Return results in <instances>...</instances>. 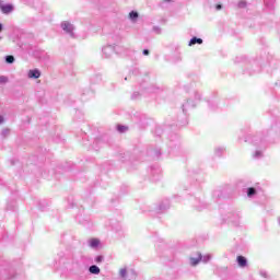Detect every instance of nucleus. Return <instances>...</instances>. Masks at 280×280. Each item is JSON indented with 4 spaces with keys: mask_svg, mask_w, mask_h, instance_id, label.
Returning <instances> with one entry per match:
<instances>
[{
    "mask_svg": "<svg viewBox=\"0 0 280 280\" xmlns=\"http://www.w3.org/2000/svg\"><path fill=\"white\" fill-rule=\"evenodd\" d=\"M153 154H154L155 159H159L161 156V149H155L153 151Z\"/></svg>",
    "mask_w": 280,
    "mask_h": 280,
    "instance_id": "nucleus-32",
    "label": "nucleus"
},
{
    "mask_svg": "<svg viewBox=\"0 0 280 280\" xmlns=\"http://www.w3.org/2000/svg\"><path fill=\"white\" fill-rule=\"evenodd\" d=\"M225 150H226V149H224L223 147L217 148V149L214 150L215 156H219V158L222 156V155L224 154Z\"/></svg>",
    "mask_w": 280,
    "mask_h": 280,
    "instance_id": "nucleus-22",
    "label": "nucleus"
},
{
    "mask_svg": "<svg viewBox=\"0 0 280 280\" xmlns=\"http://www.w3.org/2000/svg\"><path fill=\"white\" fill-rule=\"evenodd\" d=\"M9 279H16V276L15 275L10 276Z\"/></svg>",
    "mask_w": 280,
    "mask_h": 280,
    "instance_id": "nucleus-46",
    "label": "nucleus"
},
{
    "mask_svg": "<svg viewBox=\"0 0 280 280\" xmlns=\"http://www.w3.org/2000/svg\"><path fill=\"white\" fill-rule=\"evenodd\" d=\"M189 261H190V266H198L200 261H202V254L198 253L197 257H190Z\"/></svg>",
    "mask_w": 280,
    "mask_h": 280,
    "instance_id": "nucleus-13",
    "label": "nucleus"
},
{
    "mask_svg": "<svg viewBox=\"0 0 280 280\" xmlns=\"http://www.w3.org/2000/svg\"><path fill=\"white\" fill-rule=\"evenodd\" d=\"M175 139H178V136L176 133H174L173 136H171V141H174Z\"/></svg>",
    "mask_w": 280,
    "mask_h": 280,
    "instance_id": "nucleus-40",
    "label": "nucleus"
},
{
    "mask_svg": "<svg viewBox=\"0 0 280 280\" xmlns=\"http://www.w3.org/2000/svg\"><path fill=\"white\" fill-rule=\"evenodd\" d=\"M264 139H261V135H247L245 137V143H253L254 145H261Z\"/></svg>",
    "mask_w": 280,
    "mask_h": 280,
    "instance_id": "nucleus-3",
    "label": "nucleus"
},
{
    "mask_svg": "<svg viewBox=\"0 0 280 280\" xmlns=\"http://www.w3.org/2000/svg\"><path fill=\"white\" fill-rule=\"evenodd\" d=\"M166 3H172V0H164Z\"/></svg>",
    "mask_w": 280,
    "mask_h": 280,
    "instance_id": "nucleus-47",
    "label": "nucleus"
},
{
    "mask_svg": "<svg viewBox=\"0 0 280 280\" xmlns=\"http://www.w3.org/2000/svg\"><path fill=\"white\" fill-rule=\"evenodd\" d=\"M116 130L122 135L124 132H127L128 126L117 125Z\"/></svg>",
    "mask_w": 280,
    "mask_h": 280,
    "instance_id": "nucleus-24",
    "label": "nucleus"
},
{
    "mask_svg": "<svg viewBox=\"0 0 280 280\" xmlns=\"http://www.w3.org/2000/svg\"><path fill=\"white\" fill-rule=\"evenodd\" d=\"M246 194H247V197H248V198H253V196H256V195H257V188H255V187H249V188H247Z\"/></svg>",
    "mask_w": 280,
    "mask_h": 280,
    "instance_id": "nucleus-19",
    "label": "nucleus"
},
{
    "mask_svg": "<svg viewBox=\"0 0 280 280\" xmlns=\"http://www.w3.org/2000/svg\"><path fill=\"white\" fill-rule=\"evenodd\" d=\"M129 19H130V21H132V23H135L137 21V19H139V12H137V11L129 12Z\"/></svg>",
    "mask_w": 280,
    "mask_h": 280,
    "instance_id": "nucleus-21",
    "label": "nucleus"
},
{
    "mask_svg": "<svg viewBox=\"0 0 280 280\" xmlns=\"http://www.w3.org/2000/svg\"><path fill=\"white\" fill-rule=\"evenodd\" d=\"M140 86L147 91V93H161V91H163V89H161V86L159 85H154V84H151L149 86H145L144 83H141Z\"/></svg>",
    "mask_w": 280,
    "mask_h": 280,
    "instance_id": "nucleus-4",
    "label": "nucleus"
},
{
    "mask_svg": "<svg viewBox=\"0 0 280 280\" xmlns=\"http://www.w3.org/2000/svg\"><path fill=\"white\" fill-rule=\"evenodd\" d=\"M40 75H43V73L40 72V70L38 68L31 69L27 72V78L30 80H38V78H40Z\"/></svg>",
    "mask_w": 280,
    "mask_h": 280,
    "instance_id": "nucleus-7",
    "label": "nucleus"
},
{
    "mask_svg": "<svg viewBox=\"0 0 280 280\" xmlns=\"http://www.w3.org/2000/svg\"><path fill=\"white\" fill-rule=\"evenodd\" d=\"M127 273L128 275H132L133 277H137V273H135V270H132V269L129 272H128L127 269H120V277H121V279H125V280L132 279V278H129Z\"/></svg>",
    "mask_w": 280,
    "mask_h": 280,
    "instance_id": "nucleus-11",
    "label": "nucleus"
},
{
    "mask_svg": "<svg viewBox=\"0 0 280 280\" xmlns=\"http://www.w3.org/2000/svg\"><path fill=\"white\" fill-rule=\"evenodd\" d=\"M89 272L90 275H100V272H102V269H100L97 265H91L89 267Z\"/></svg>",
    "mask_w": 280,
    "mask_h": 280,
    "instance_id": "nucleus-17",
    "label": "nucleus"
},
{
    "mask_svg": "<svg viewBox=\"0 0 280 280\" xmlns=\"http://www.w3.org/2000/svg\"><path fill=\"white\" fill-rule=\"evenodd\" d=\"M0 10L2 14H12L14 12V5L11 3L3 4V1L0 0Z\"/></svg>",
    "mask_w": 280,
    "mask_h": 280,
    "instance_id": "nucleus-5",
    "label": "nucleus"
},
{
    "mask_svg": "<svg viewBox=\"0 0 280 280\" xmlns=\"http://www.w3.org/2000/svg\"><path fill=\"white\" fill-rule=\"evenodd\" d=\"M100 244H101V242L98 238H90L88 241V245L90 246V248H98Z\"/></svg>",
    "mask_w": 280,
    "mask_h": 280,
    "instance_id": "nucleus-16",
    "label": "nucleus"
},
{
    "mask_svg": "<svg viewBox=\"0 0 280 280\" xmlns=\"http://www.w3.org/2000/svg\"><path fill=\"white\" fill-rule=\"evenodd\" d=\"M86 93L90 95V97H93V95H95V92L93 91H86Z\"/></svg>",
    "mask_w": 280,
    "mask_h": 280,
    "instance_id": "nucleus-41",
    "label": "nucleus"
},
{
    "mask_svg": "<svg viewBox=\"0 0 280 280\" xmlns=\"http://www.w3.org/2000/svg\"><path fill=\"white\" fill-rule=\"evenodd\" d=\"M170 209V200L165 199L156 207V213H165Z\"/></svg>",
    "mask_w": 280,
    "mask_h": 280,
    "instance_id": "nucleus-8",
    "label": "nucleus"
},
{
    "mask_svg": "<svg viewBox=\"0 0 280 280\" xmlns=\"http://www.w3.org/2000/svg\"><path fill=\"white\" fill-rule=\"evenodd\" d=\"M4 60H5L7 65H14L15 59H14V56L8 55L4 57Z\"/></svg>",
    "mask_w": 280,
    "mask_h": 280,
    "instance_id": "nucleus-23",
    "label": "nucleus"
},
{
    "mask_svg": "<svg viewBox=\"0 0 280 280\" xmlns=\"http://www.w3.org/2000/svg\"><path fill=\"white\" fill-rule=\"evenodd\" d=\"M201 98H202V95H200V93H198V92H195V100L200 102Z\"/></svg>",
    "mask_w": 280,
    "mask_h": 280,
    "instance_id": "nucleus-34",
    "label": "nucleus"
},
{
    "mask_svg": "<svg viewBox=\"0 0 280 280\" xmlns=\"http://www.w3.org/2000/svg\"><path fill=\"white\" fill-rule=\"evenodd\" d=\"M265 5L272 12V10H275V0H265Z\"/></svg>",
    "mask_w": 280,
    "mask_h": 280,
    "instance_id": "nucleus-20",
    "label": "nucleus"
},
{
    "mask_svg": "<svg viewBox=\"0 0 280 280\" xmlns=\"http://www.w3.org/2000/svg\"><path fill=\"white\" fill-rule=\"evenodd\" d=\"M187 108H196V102L188 100L182 105V110L184 115H187Z\"/></svg>",
    "mask_w": 280,
    "mask_h": 280,
    "instance_id": "nucleus-10",
    "label": "nucleus"
},
{
    "mask_svg": "<svg viewBox=\"0 0 280 280\" xmlns=\"http://www.w3.org/2000/svg\"><path fill=\"white\" fill-rule=\"evenodd\" d=\"M260 276L264 277L265 279H268V271H260Z\"/></svg>",
    "mask_w": 280,
    "mask_h": 280,
    "instance_id": "nucleus-37",
    "label": "nucleus"
},
{
    "mask_svg": "<svg viewBox=\"0 0 280 280\" xmlns=\"http://www.w3.org/2000/svg\"><path fill=\"white\" fill-rule=\"evenodd\" d=\"M7 82H8V77L0 75V84H7Z\"/></svg>",
    "mask_w": 280,
    "mask_h": 280,
    "instance_id": "nucleus-30",
    "label": "nucleus"
},
{
    "mask_svg": "<svg viewBox=\"0 0 280 280\" xmlns=\"http://www.w3.org/2000/svg\"><path fill=\"white\" fill-rule=\"evenodd\" d=\"M61 30L65 31L66 34H68V36H70V38H75V26H73V24H71V22H61Z\"/></svg>",
    "mask_w": 280,
    "mask_h": 280,
    "instance_id": "nucleus-2",
    "label": "nucleus"
},
{
    "mask_svg": "<svg viewBox=\"0 0 280 280\" xmlns=\"http://www.w3.org/2000/svg\"><path fill=\"white\" fill-rule=\"evenodd\" d=\"M194 207H195V209H197V211H202V209H207V203L202 202L200 199L196 198Z\"/></svg>",
    "mask_w": 280,
    "mask_h": 280,
    "instance_id": "nucleus-12",
    "label": "nucleus"
},
{
    "mask_svg": "<svg viewBox=\"0 0 280 280\" xmlns=\"http://www.w3.org/2000/svg\"><path fill=\"white\" fill-rule=\"evenodd\" d=\"M153 32H155V34H161V27L153 26Z\"/></svg>",
    "mask_w": 280,
    "mask_h": 280,
    "instance_id": "nucleus-36",
    "label": "nucleus"
},
{
    "mask_svg": "<svg viewBox=\"0 0 280 280\" xmlns=\"http://www.w3.org/2000/svg\"><path fill=\"white\" fill-rule=\"evenodd\" d=\"M215 10H222V4H217Z\"/></svg>",
    "mask_w": 280,
    "mask_h": 280,
    "instance_id": "nucleus-42",
    "label": "nucleus"
},
{
    "mask_svg": "<svg viewBox=\"0 0 280 280\" xmlns=\"http://www.w3.org/2000/svg\"><path fill=\"white\" fill-rule=\"evenodd\" d=\"M201 261H203V264H208V261H211V255L202 256Z\"/></svg>",
    "mask_w": 280,
    "mask_h": 280,
    "instance_id": "nucleus-28",
    "label": "nucleus"
},
{
    "mask_svg": "<svg viewBox=\"0 0 280 280\" xmlns=\"http://www.w3.org/2000/svg\"><path fill=\"white\" fill-rule=\"evenodd\" d=\"M141 95L139 92H133L131 95V100H137Z\"/></svg>",
    "mask_w": 280,
    "mask_h": 280,
    "instance_id": "nucleus-35",
    "label": "nucleus"
},
{
    "mask_svg": "<svg viewBox=\"0 0 280 280\" xmlns=\"http://www.w3.org/2000/svg\"><path fill=\"white\" fill-rule=\"evenodd\" d=\"M100 143H102V139L97 138L94 141V148H96V145H100Z\"/></svg>",
    "mask_w": 280,
    "mask_h": 280,
    "instance_id": "nucleus-39",
    "label": "nucleus"
},
{
    "mask_svg": "<svg viewBox=\"0 0 280 280\" xmlns=\"http://www.w3.org/2000/svg\"><path fill=\"white\" fill-rule=\"evenodd\" d=\"M161 178V167L159 166H151V179L156 183Z\"/></svg>",
    "mask_w": 280,
    "mask_h": 280,
    "instance_id": "nucleus-6",
    "label": "nucleus"
},
{
    "mask_svg": "<svg viewBox=\"0 0 280 280\" xmlns=\"http://www.w3.org/2000/svg\"><path fill=\"white\" fill-rule=\"evenodd\" d=\"M236 262L238 264L240 268H246L248 266V259L244 256H237Z\"/></svg>",
    "mask_w": 280,
    "mask_h": 280,
    "instance_id": "nucleus-14",
    "label": "nucleus"
},
{
    "mask_svg": "<svg viewBox=\"0 0 280 280\" xmlns=\"http://www.w3.org/2000/svg\"><path fill=\"white\" fill-rule=\"evenodd\" d=\"M261 71L260 68H258L257 70H254V73H259Z\"/></svg>",
    "mask_w": 280,
    "mask_h": 280,
    "instance_id": "nucleus-45",
    "label": "nucleus"
},
{
    "mask_svg": "<svg viewBox=\"0 0 280 280\" xmlns=\"http://www.w3.org/2000/svg\"><path fill=\"white\" fill-rule=\"evenodd\" d=\"M102 51H103L104 58H110V56L115 54V46L113 45L104 46Z\"/></svg>",
    "mask_w": 280,
    "mask_h": 280,
    "instance_id": "nucleus-9",
    "label": "nucleus"
},
{
    "mask_svg": "<svg viewBox=\"0 0 280 280\" xmlns=\"http://www.w3.org/2000/svg\"><path fill=\"white\" fill-rule=\"evenodd\" d=\"M1 135H2V137H8V135H10V129H3L1 131Z\"/></svg>",
    "mask_w": 280,
    "mask_h": 280,
    "instance_id": "nucleus-33",
    "label": "nucleus"
},
{
    "mask_svg": "<svg viewBox=\"0 0 280 280\" xmlns=\"http://www.w3.org/2000/svg\"><path fill=\"white\" fill-rule=\"evenodd\" d=\"M143 56H150V49L145 48L142 50Z\"/></svg>",
    "mask_w": 280,
    "mask_h": 280,
    "instance_id": "nucleus-38",
    "label": "nucleus"
},
{
    "mask_svg": "<svg viewBox=\"0 0 280 280\" xmlns=\"http://www.w3.org/2000/svg\"><path fill=\"white\" fill-rule=\"evenodd\" d=\"M91 84H102V75L95 74L90 80Z\"/></svg>",
    "mask_w": 280,
    "mask_h": 280,
    "instance_id": "nucleus-18",
    "label": "nucleus"
},
{
    "mask_svg": "<svg viewBox=\"0 0 280 280\" xmlns=\"http://www.w3.org/2000/svg\"><path fill=\"white\" fill-rule=\"evenodd\" d=\"M237 8H240V9L246 8V1L241 0V1L237 3Z\"/></svg>",
    "mask_w": 280,
    "mask_h": 280,
    "instance_id": "nucleus-31",
    "label": "nucleus"
},
{
    "mask_svg": "<svg viewBox=\"0 0 280 280\" xmlns=\"http://www.w3.org/2000/svg\"><path fill=\"white\" fill-rule=\"evenodd\" d=\"M83 95H86V92H83Z\"/></svg>",
    "mask_w": 280,
    "mask_h": 280,
    "instance_id": "nucleus-48",
    "label": "nucleus"
},
{
    "mask_svg": "<svg viewBox=\"0 0 280 280\" xmlns=\"http://www.w3.org/2000/svg\"><path fill=\"white\" fill-rule=\"evenodd\" d=\"M202 43H203L202 38L194 36L192 38H190L188 46L194 47V45H202Z\"/></svg>",
    "mask_w": 280,
    "mask_h": 280,
    "instance_id": "nucleus-15",
    "label": "nucleus"
},
{
    "mask_svg": "<svg viewBox=\"0 0 280 280\" xmlns=\"http://www.w3.org/2000/svg\"><path fill=\"white\" fill-rule=\"evenodd\" d=\"M254 159H261V156H264V152H261V151H255V153H254Z\"/></svg>",
    "mask_w": 280,
    "mask_h": 280,
    "instance_id": "nucleus-27",
    "label": "nucleus"
},
{
    "mask_svg": "<svg viewBox=\"0 0 280 280\" xmlns=\"http://www.w3.org/2000/svg\"><path fill=\"white\" fill-rule=\"evenodd\" d=\"M3 121H4V118L3 116L0 115V125L3 124Z\"/></svg>",
    "mask_w": 280,
    "mask_h": 280,
    "instance_id": "nucleus-43",
    "label": "nucleus"
},
{
    "mask_svg": "<svg viewBox=\"0 0 280 280\" xmlns=\"http://www.w3.org/2000/svg\"><path fill=\"white\" fill-rule=\"evenodd\" d=\"M209 108L210 110H218V102L215 101L209 102Z\"/></svg>",
    "mask_w": 280,
    "mask_h": 280,
    "instance_id": "nucleus-25",
    "label": "nucleus"
},
{
    "mask_svg": "<svg viewBox=\"0 0 280 280\" xmlns=\"http://www.w3.org/2000/svg\"><path fill=\"white\" fill-rule=\"evenodd\" d=\"M94 261H95L96 264H102V261H104V256H102V255L96 256L95 259H94Z\"/></svg>",
    "mask_w": 280,
    "mask_h": 280,
    "instance_id": "nucleus-29",
    "label": "nucleus"
},
{
    "mask_svg": "<svg viewBox=\"0 0 280 280\" xmlns=\"http://www.w3.org/2000/svg\"><path fill=\"white\" fill-rule=\"evenodd\" d=\"M3 32V24L0 23V33Z\"/></svg>",
    "mask_w": 280,
    "mask_h": 280,
    "instance_id": "nucleus-44",
    "label": "nucleus"
},
{
    "mask_svg": "<svg viewBox=\"0 0 280 280\" xmlns=\"http://www.w3.org/2000/svg\"><path fill=\"white\" fill-rule=\"evenodd\" d=\"M39 60H42L43 62H48L49 55H47V52H43L42 56L39 57Z\"/></svg>",
    "mask_w": 280,
    "mask_h": 280,
    "instance_id": "nucleus-26",
    "label": "nucleus"
},
{
    "mask_svg": "<svg viewBox=\"0 0 280 280\" xmlns=\"http://www.w3.org/2000/svg\"><path fill=\"white\" fill-rule=\"evenodd\" d=\"M241 215L238 212L235 211H231L226 214V222L229 224H232L233 226H240V220H241Z\"/></svg>",
    "mask_w": 280,
    "mask_h": 280,
    "instance_id": "nucleus-1",
    "label": "nucleus"
}]
</instances>
